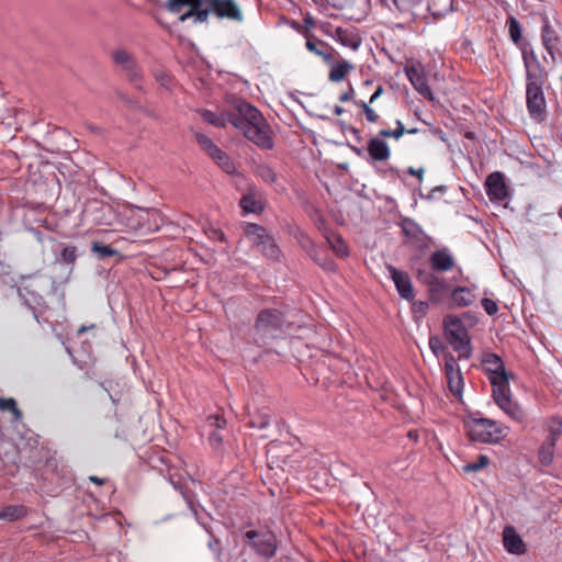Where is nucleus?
<instances>
[{"instance_id": "24", "label": "nucleus", "mask_w": 562, "mask_h": 562, "mask_svg": "<svg viewBox=\"0 0 562 562\" xmlns=\"http://www.w3.org/2000/svg\"><path fill=\"white\" fill-rule=\"evenodd\" d=\"M443 330L448 341L458 339L459 337H465L468 329L465 328L462 321L456 315H447L443 318Z\"/></svg>"}, {"instance_id": "23", "label": "nucleus", "mask_w": 562, "mask_h": 562, "mask_svg": "<svg viewBox=\"0 0 562 562\" xmlns=\"http://www.w3.org/2000/svg\"><path fill=\"white\" fill-rule=\"evenodd\" d=\"M503 543L505 549L513 554H522L526 551L521 537L516 532L515 528L507 526L503 530Z\"/></svg>"}, {"instance_id": "41", "label": "nucleus", "mask_w": 562, "mask_h": 562, "mask_svg": "<svg viewBox=\"0 0 562 562\" xmlns=\"http://www.w3.org/2000/svg\"><path fill=\"white\" fill-rule=\"evenodd\" d=\"M220 155H210L212 159L216 161V164L226 172L233 173L235 171L234 162L227 156L225 151L220 148Z\"/></svg>"}, {"instance_id": "5", "label": "nucleus", "mask_w": 562, "mask_h": 562, "mask_svg": "<svg viewBox=\"0 0 562 562\" xmlns=\"http://www.w3.org/2000/svg\"><path fill=\"white\" fill-rule=\"evenodd\" d=\"M248 142L261 150H271L276 144L271 125L260 111L250 104H248Z\"/></svg>"}, {"instance_id": "4", "label": "nucleus", "mask_w": 562, "mask_h": 562, "mask_svg": "<svg viewBox=\"0 0 562 562\" xmlns=\"http://www.w3.org/2000/svg\"><path fill=\"white\" fill-rule=\"evenodd\" d=\"M464 427L469 439L481 443H498L509 432L504 424L485 417H470Z\"/></svg>"}, {"instance_id": "64", "label": "nucleus", "mask_w": 562, "mask_h": 562, "mask_svg": "<svg viewBox=\"0 0 562 562\" xmlns=\"http://www.w3.org/2000/svg\"><path fill=\"white\" fill-rule=\"evenodd\" d=\"M559 216L562 218V206L559 210Z\"/></svg>"}, {"instance_id": "30", "label": "nucleus", "mask_w": 562, "mask_h": 562, "mask_svg": "<svg viewBox=\"0 0 562 562\" xmlns=\"http://www.w3.org/2000/svg\"><path fill=\"white\" fill-rule=\"evenodd\" d=\"M403 234L416 244H424L428 237L419 224L412 218H404L401 222Z\"/></svg>"}, {"instance_id": "22", "label": "nucleus", "mask_w": 562, "mask_h": 562, "mask_svg": "<svg viewBox=\"0 0 562 562\" xmlns=\"http://www.w3.org/2000/svg\"><path fill=\"white\" fill-rule=\"evenodd\" d=\"M206 424L212 429L207 438L209 443L214 450H220L223 446V437L217 430L225 427L226 420L221 415H210Z\"/></svg>"}, {"instance_id": "33", "label": "nucleus", "mask_w": 562, "mask_h": 562, "mask_svg": "<svg viewBox=\"0 0 562 562\" xmlns=\"http://www.w3.org/2000/svg\"><path fill=\"white\" fill-rule=\"evenodd\" d=\"M522 61L526 69V77L529 75L544 76L548 75L546 68L541 65L538 56L533 50H522Z\"/></svg>"}, {"instance_id": "28", "label": "nucleus", "mask_w": 562, "mask_h": 562, "mask_svg": "<svg viewBox=\"0 0 562 562\" xmlns=\"http://www.w3.org/2000/svg\"><path fill=\"white\" fill-rule=\"evenodd\" d=\"M512 374L498 375L497 378L490 379L492 385V396L497 403L504 398L512 396L509 380Z\"/></svg>"}, {"instance_id": "56", "label": "nucleus", "mask_w": 562, "mask_h": 562, "mask_svg": "<svg viewBox=\"0 0 562 562\" xmlns=\"http://www.w3.org/2000/svg\"><path fill=\"white\" fill-rule=\"evenodd\" d=\"M246 204H247V201H246V193H244L240 199H239V206L241 209V213L243 215L246 214Z\"/></svg>"}, {"instance_id": "52", "label": "nucleus", "mask_w": 562, "mask_h": 562, "mask_svg": "<svg viewBox=\"0 0 562 562\" xmlns=\"http://www.w3.org/2000/svg\"><path fill=\"white\" fill-rule=\"evenodd\" d=\"M205 234L207 235V237L210 239H213V240L223 241L225 238L224 233L221 229L215 228V227H209L207 229H205Z\"/></svg>"}, {"instance_id": "29", "label": "nucleus", "mask_w": 562, "mask_h": 562, "mask_svg": "<svg viewBox=\"0 0 562 562\" xmlns=\"http://www.w3.org/2000/svg\"><path fill=\"white\" fill-rule=\"evenodd\" d=\"M482 363L488 376V380L492 378H497L498 375L508 374L502 358L496 353L484 355Z\"/></svg>"}, {"instance_id": "6", "label": "nucleus", "mask_w": 562, "mask_h": 562, "mask_svg": "<svg viewBox=\"0 0 562 562\" xmlns=\"http://www.w3.org/2000/svg\"><path fill=\"white\" fill-rule=\"evenodd\" d=\"M548 75H529L526 77V104L527 110L536 121H543L547 114V101L543 93V86Z\"/></svg>"}, {"instance_id": "14", "label": "nucleus", "mask_w": 562, "mask_h": 562, "mask_svg": "<svg viewBox=\"0 0 562 562\" xmlns=\"http://www.w3.org/2000/svg\"><path fill=\"white\" fill-rule=\"evenodd\" d=\"M368 159L371 165L387 161L391 157L389 144L380 137H371L367 144Z\"/></svg>"}, {"instance_id": "40", "label": "nucleus", "mask_w": 562, "mask_h": 562, "mask_svg": "<svg viewBox=\"0 0 562 562\" xmlns=\"http://www.w3.org/2000/svg\"><path fill=\"white\" fill-rule=\"evenodd\" d=\"M506 25L508 26V33L510 40L518 44L521 41V26L518 20L510 15L507 18Z\"/></svg>"}, {"instance_id": "12", "label": "nucleus", "mask_w": 562, "mask_h": 562, "mask_svg": "<svg viewBox=\"0 0 562 562\" xmlns=\"http://www.w3.org/2000/svg\"><path fill=\"white\" fill-rule=\"evenodd\" d=\"M445 374L448 387L454 397L461 398L463 392V376L457 359L451 352L445 353Z\"/></svg>"}, {"instance_id": "34", "label": "nucleus", "mask_w": 562, "mask_h": 562, "mask_svg": "<svg viewBox=\"0 0 562 562\" xmlns=\"http://www.w3.org/2000/svg\"><path fill=\"white\" fill-rule=\"evenodd\" d=\"M271 423V412L268 407H262L250 415L248 427L266 430Z\"/></svg>"}, {"instance_id": "50", "label": "nucleus", "mask_w": 562, "mask_h": 562, "mask_svg": "<svg viewBox=\"0 0 562 562\" xmlns=\"http://www.w3.org/2000/svg\"><path fill=\"white\" fill-rule=\"evenodd\" d=\"M429 348L436 356H438L439 353H441L446 350V346L443 345L441 339L437 336L429 338Z\"/></svg>"}, {"instance_id": "47", "label": "nucleus", "mask_w": 562, "mask_h": 562, "mask_svg": "<svg viewBox=\"0 0 562 562\" xmlns=\"http://www.w3.org/2000/svg\"><path fill=\"white\" fill-rule=\"evenodd\" d=\"M60 260L64 263L74 265L77 260V248L75 246H66L60 252Z\"/></svg>"}, {"instance_id": "49", "label": "nucleus", "mask_w": 562, "mask_h": 562, "mask_svg": "<svg viewBox=\"0 0 562 562\" xmlns=\"http://www.w3.org/2000/svg\"><path fill=\"white\" fill-rule=\"evenodd\" d=\"M395 124H396V127L394 130H392L394 139H400L405 133L414 134L417 131L416 128L406 130L401 120H396Z\"/></svg>"}, {"instance_id": "1", "label": "nucleus", "mask_w": 562, "mask_h": 562, "mask_svg": "<svg viewBox=\"0 0 562 562\" xmlns=\"http://www.w3.org/2000/svg\"><path fill=\"white\" fill-rule=\"evenodd\" d=\"M428 265V268H415L414 274L418 283L427 289L429 301L437 304L450 291L448 282L439 274L451 271L456 259L448 248H440L429 255Z\"/></svg>"}, {"instance_id": "32", "label": "nucleus", "mask_w": 562, "mask_h": 562, "mask_svg": "<svg viewBox=\"0 0 562 562\" xmlns=\"http://www.w3.org/2000/svg\"><path fill=\"white\" fill-rule=\"evenodd\" d=\"M251 172L263 183L272 186L278 181V175L274 169L266 162H255L251 165Z\"/></svg>"}, {"instance_id": "62", "label": "nucleus", "mask_w": 562, "mask_h": 562, "mask_svg": "<svg viewBox=\"0 0 562 562\" xmlns=\"http://www.w3.org/2000/svg\"><path fill=\"white\" fill-rule=\"evenodd\" d=\"M369 86H372V81L368 79L363 82V87H369Z\"/></svg>"}, {"instance_id": "7", "label": "nucleus", "mask_w": 562, "mask_h": 562, "mask_svg": "<svg viewBox=\"0 0 562 562\" xmlns=\"http://www.w3.org/2000/svg\"><path fill=\"white\" fill-rule=\"evenodd\" d=\"M248 240L254 250L262 254L268 259H279L281 250L274 238L269 235L265 227L248 223Z\"/></svg>"}, {"instance_id": "20", "label": "nucleus", "mask_w": 562, "mask_h": 562, "mask_svg": "<svg viewBox=\"0 0 562 562\" xmlns=\"http://www.w3.org/2000/svg\"><path fill=\"white\" fill-rule=\"evenodd\" d=\"M325 33L345 47L357 49L361 44V38L355 30L336 27L334 31L326 30Z\"/></svg>"}, {"instance_id": "26", "label": "nucleus", "mask_w": 562, "mask_h": 562, "mask_svg": "<svg viewBox=\"0 0 562 562\" xmlns=\"http://www.w3.org/2000/svg\"><path fill=\"white\" fill-rule=\"evenodd\" d=\"M559 435L560 432L558 430L551 429L550 435L539 449V462L543 467H549L553 461L555 442L558 440Z\"/></svg>"}, {"instance_id": "45", "label": "nucleus", "mask_w": 562, "mask_h": 562, "mask_svg": "<svg viewBox=\"0 0 562 562\" xmlns=\"http://www.w3.org/2000/svg\"><path fill=\"white\" fill-rule=\"evenodd\" d=\"M170 483L173 485L176 490L180 492L183 499L187 502L188 506L193 510L194 509V493L180 484V482H176L172 479H170Z\"/></svg>"}, {"instance_id": "19", "label": "nucleus", "mask_w": 562, "mask_h": 562, "mask_svg": "<svg viewBox=\"0 0 562 562\" xmlns=\"http://www.w3.org/2000/svg\"><path fill=\"white\" fill-rule=\"evenodd\" d=\"M486 193L492 201H503L507 196V186L501 172H493L486 179Z\"/></svg>"}, {"instance_id": "63", "label": "nucleus", "mask_w": 562, "mask_h": 562, "mask_svg": "<svg viewBox=\"0 0 562 562\" xmlns=\"http://www.w3.org/2000/svg\"><path fill=\"white\" fill-rule=\"evenodd\" d=\"M353 150H355V153H357L358 155H361V149H359V148H355Z\"/></svg>"}, {"instance_id": "35", "label": "nucleus", "mask_w": 562, "mask_h": 562, "mask_svg": "<svg viewBox=\"0 0 562 562\" xmlns=\"http://www.w3.org/2000/svg\"><path fill=\"white\" fill-rule=\"evenodd\" d=\"M324 237L326 238L328 245L333 249V251L341 258H346L349 256V248L342 237L333 232H325Z\"/></svg>"}, {"instance_id": "3", "label": "nucleus", "mask_w": 562, "mask_h": 562, "mask_svg": "<svg viewBox=\"0 0 562 562\" xmlns=\"http://www.w3.org/2000/svg\"><path fill=\"white\" fill-rule=\"evenodd\" d=\"M227 109L221 114H216L210 110H199L202 119L216 127H225L231 123L236 128H239L246 135V103L243 98L233 93H227L226 98Z\"/></svg>"}, {"instance_id": "48", "label": "nucleus", "mask_w": 562, "mask_h": 562, "mask_svg": "<svg viewBox=\"0 0 562 562\" xmlns=\"http://www.w3.org/2000/svg\"><path fill=\"white\" fill-rule=\"evenodd\" d=\"M398 11L403 13H413V10L423 0H393Z\"/></svg>"}, {"instance_id": "46", "label": "nucleus", "mask_w": 562, "mask_h": 562, "mask_svg": "<svg viewBox=\"0 0 562 562\" xmlns=\"http://www.w3.org/2000/svg\"><path fill=\"white\" fill-rule=\"evenodd\" d=\"M92 251L98 254L100 259L111 257L117 254V251L110 247L109 245H103L98 241L92 243Z\"/></svg>"}, {"instance_id": "39", "label": "nucleus", "mask_w": 562, "mask_h": 562, "mask_svg": "<svg viewBox=\"0 0 562 562\" xmlns=\"http://www.w3.org/2000/svg\"><path fill=\"white\" fill-rule=\"evenodd\" d=\"M195 139L201 148L210 156V155H220V148L214 142L203 133H195Z\"/></svg>"}, {"instance_id": "36", "label": "nucleus", "mask_w": 562, "mask_h": 562, "mask_svg": "<svg viewBox=\"0 0 562 562\" xmlns=\"http://www.w3.org/2000/svg\"><path fill=\"white\" fill-rule=\"evenodd\" d=\"M29 512V508L24 505H8L0 510V519L16 521L27 516Z\"/></svg>"}, {"instance_id": "54", "label": "nucleus", "mask_w": 562, "mask_h": 562, "mask_svg": "<svg viewBox=\"0 0 562 562\" xmlns=\"http://www.w3.org/2000/svg\"><path fill=\"white\" fill-rule=\"evenodd\" d=\"M407 172L411 175V176H414V177H417L419 182L423 181V176H424V172H425V169L424 168H414V167H408L407 168Z\"/></svg>"}, {"instance_id": "21", "label": "nucleus", "mask_w": 562, "mask_h": 562, "mask_svg": "<svg viewBox=\"0 0 562 562\" xmlns=\"http://www.w3.org/2000/svg\"><path fill=\"white\" fill-rule=\"evenodd\" d=\"M335 54H333V61L328 64L330 66L328 72V79L331 82H340L347 78V76L355 70V65L344 58H335Z\"/></svg>"}, {"instance_id": "9", "label": "nucleus", "mask_w": 562, "mask_h": 562, "mask_svg": "<svg viewBox=\"0 0 562 562\" xmlns=\"http://www.w3.org/2000/svg\"><path fill=\"white\" fill-rule=\"evenodd\" d=\"M284 316L278 310H263L259 313L255 329L261 337L276 338L283 331Z\"/></svg>"}, {"instance_id": "57", "label": "nucleus", "mask_w": 562, "mask_h": 562, "mask_svg": "<svg viewBox=\"0 0 562 562\" xmlns=\"http://www.w3.org/2000/svg\"><path fill=\"white\" fill-rule=\"evenodd\" d=\"M89 480L98 485H103L104 484V480L103 479H100L95 475H91L89 476Z\"/></svg>"}, {"instance_id": "18", "label": "nucleus", "mask_w": 562, "mask_h": 562, "mask_svg": "<svg viewBox=\"0 0 562 562\" xmlns=\"http://www.w3.org/2000/svg\"><path fill=\"white\" fill-rule=\"evenodd\" d=\"M541 42L551 59L554 61L561 41L558 32L550 24L548 18L544 19L541 29Z\"/></svg>"}, {"instance_id": "8", "label": "nucleus", "mask_w": 562, "mask_h": 562, "mask_svg": "<svg viewBox=\"0 0 562 562\" xmlns=\"http://www.w3.org/2000/svg\"><path fill=\"white\" fill-rule=\"evenodd\" d=\"M111 58L125 78L135 87L140 88L144 76L135 55L125 48H117L111 53Z\"/></svg>"}, {"instance_id": "59", "label": "nucleus", "mask_w": 562, "mask_h": 562, "mask_svg": "<svg viewBox=\"0 0 562 562\" xmlns=\"http://www.w3.org/2000/svg\"><path fill=\"white\" fill-rule=\"evenodd\" d=\"M344 112H345L344 108H341V106H339V105H336V106L334 108V113H335L336 115H341Z\"/></svg>"}, {"instance_id": "37", "label": "nucleus", "mask_w": 562, "mask_h": 562, "mask_svg": "<svg viewBox=\"0 0 562 562\" xmlns=\"http://www.w3.org/2000/svg\"><path fill=\"white\" fill-rule=\"evenodd\" d=\"M453 350L458 353L459 359H470L472 356V345L469 333L465 334V337L462 336L458 339H452L448 341Z\"/></svg>"}, {"instance_id": "60", "label": "nucleus", "mask_w": 562, "mask_h": 562, "mask_svg": "<svg viewBox=\"0 0 562 562\" xmlns=\"http://www.w3.org/2000/svg\"><path fill=\"white\" fill-rule=\"evenodd\" d=\"M304 22H305L308 26H311V27H313V26H314V20H313L312 18H306V19L304 20Z\"/></svg>"}, {"instance_id": "43", "label": "nucleus", "mask_w": 562, "mask_h": 562, "mask_svg": "<svg viewBox=\"0 0 562 562\" xmlns=\"http://www.w3.org/2000/svg\"><path fill=\"white\" fill-rule=\"evenodd\" d=\"M155 80L165 89L172 90L175 80L170 74L165 70L158 69L153 72Z\"/></svg>"}, {"instance_id": "58", "label": "nucleus", "mask_w": 562, "mask_h": 562, "mask_svg": "<svg viewBox=\"0 0 562 562\" xmlns=\"http://www.w3.org/2000/svg\"><path fill=\"white\" fill-rule=\"evenodd\" d=\"M94 327V325H90V326H81L79 329H78V334H83L85 331H87L88 329H92Z\"/></svg>"}, {"instance_id": "44", "label": "nucleus", "mask_w": 562, "mask_h": 562, "mask_svg": "<svg viewBox=\"0 0 562 562\" xmlns=\"http://www.w3.org/2000/svg\"><path fill=\"white\" fill-rule=\"evenodd\" d=\"M0 409L11 412L14 417V420H20L22 418V412L18 408L16 402L12 397H10V398L0 397Z\"/></svg>"}, {"instance_id": "15", "label": "nucleus", "mask_w": 562, "mask_h": 562, "mask_svg": "<svg viewBox=\"0 0 562 562\" xmlns=\"http://www.w3.org/2000/svg\"><path fill=\"white\" fill-rule=\"evenodd\" d=\"M306 38V49L317 56H319L325 64L333 61V54L336 53L333 46L328 43L318 40L315 35L311 34L308 30L304 32Z\"/></svg>"}, {"instance_id": "53", "label": "nucleus", "mask_w": 562, "mask_h": 562, "mask_svg": "<svg viewBox=\"0 0 562 562\" xmlns=\"http://www.w3.org/2000/svg\"><path fill=\"white\" fill-rule=\"evenodd\" d=\"M413 307H414L415 312L425 314L428 310V303L423 302V301H417V302H414Z\"/></svg>"}, {"instance_id": "10", "label": "nucleus", "mask_w": 562, "mask_h": 562, "mask_svg": "<svg viewBox=\"0 0 562 562\" xmlns=\"http://www.w3.org/2000/svg\"><path fill=\"white\" fill-rule=\"evenodd\" d=\"M248 546L259 557L271 559L277 552L278 540L270 530H250L248 531Z\"/></svg>"}, {"instance_id": "31", "label": "nucleus", "mask_w": 562, "mask_h": 562, "mask_svg": "<svg viewBox=\"0 0 562 562\" xmlns=\"http://www.w3.org/2000/svg\"><path fill=\"white\" fill-rule=\"evenodd\" d=\"M267 206V198L255 186H248V214H261Z\"/></svg>"}, {"instance_id": "38", "label": "nucleus", "mask_w": 562, "mask_h": 562, "mask_svg": "<svg viewBox=\"0 0 562 562\" xmlns=\"http://www.w3.org/2000/svg\"><path fill=\"white\" fill-rule=\"evenodd\" d=\"M290 450V447L282 442H270L267 449L268 456L271 458V460L276 462H281L283 464L288 463V457L286 453Z\"/></svg>"}, {"instance_id": "13", "label": "nucleus", "mask_w": 562, "mask_h": 562, "mask_svg": "<svg viewBox=\"0 0 562 562\" xmlns=\"http://www.w3.org/2000/svg\"><path fill=\"white\" fill-rule=\"evenodd\" d=\"M386 269L390 273V278L396 286L400 296L406 301H413L415 299V292L409 274L405 271L398 270L391 265H389Z\"/></svg>"}, {"instance_id": "61", "label": "nucleus", "mask_w": 562, "mask_h": 562, "mask_svg": "<svg viewBox=\"0 0 562 562\" xmlns=\"http://www.w3.org/2000/svg\"><path fill=\"white\" fill-rule=\"evenodd\" d=\"M396 170L394 168H389L387 170H384V171H381L382 175H386V173H394Z\"/></svg>"}, {"instance_id": "42", "label": "nucleus", "mask_w": 562, "mask_h": 562, "mask_svg": "<svg viewBox=\"0 0 562 562\" xmlns=\"http://www.w3.org/2000/svg\"><path fill=\"white\" fill-rule=\"evenodd\" d=\"M490 464V458L486 454H480L476 461L468 462L462 467L464 473L479 472Z\"/></svg>"}, {"instance_id": "51", "label": "nucleus", "mask_w": 562, "mask_h": 562, "mask_svg": "<svg viewBox=\"0 0 562 562\" xmlns=\"http://www.w3.org/2000/svg\"><path fill=\"white\" fill-rule=\"evenodd\" d=\"M481 304L484 311L491 316L495 315L498 312V306L496 302L492 299L484 297L482 299Z\"/></svg>"}, {"instance_id": "11", "label": "nucleus", "mask_w": 562, "mask_h": 562, "mask_svg": "<svg viewBox=\"0 0 562 562\" xmlns=\"http://www.w3.org/2000/svg\"><path fill=\"white\" fill-rule=\"evenodd\" d=\"M383 93H384V88L382 85H379L375 88V90L373 91V93L371 94V97L369 98L368 102L362 101V100L358 101V100L353 99L355 89L352 88V86H349V89L339 95V101L340 102L352 101L353 104L358 109L361 110V113L364 115L368 123L376 124L380 121V115L372 105Z\"/></svg>"}, {"instance_id": "17", "label": "nucleus", "mask_w": 562, "mask_h": 562, "mask_svg": "<svg viewBox=\"0 0 562 562\" xmlns=\"http://www.w3.org/2000/svg\"><path fill=\"white\" fill-rule=\"evenodd\" d=\"M296 239L302 247V249L315 261L317 262L322 268L326 270H333L334 269V262L329 259L322 260L319 256V248L314 243V240L305 233L300 232L296 236Z\"/></svg>"}, {"instance_id": "27", "label": "nucleus", "mask_w": 562, "mask_h": 562, "mask_svg": "<svg viewBox=\"0 0 562 562\" xmlns=\"http://www.w3.org/2000/svg\"><path fill=\"white\" fill-rule=\"evenodd\" d=\"M476 300L474 292L468 286H456L450 291L451 305L454 307H468Z\"/></svg>"}, {"instance_id": "2", "label": "nucleus", "mask_w": 562, "mask_h": 562, "mask_svg": "<svg viewBox=\"0 0 562 562\" xmlns=\"http://www.w3.org/2000/svg\"><path fill=\"white\" fill-rule=\"evenodd\" d=\"M184 7L189 10L179 16L180 22L194 18L195 23H204L210 14L218 19L241 21L243 15L234 0H168L166 9L171 13H180Z\"/></svg>"}, {"instance_id": "25", "label": "nucleus", "mask_w": 562, "mask_h": 562, "mask_svg": "<svg viewBox=\"0 0 562 562\" xmlns=\"http://www.w3.org/2000/svg\"><path fill=\"white\" fill-rule=\"evenodd\" d=\"M496 404L512 420L521 425L526 423L525 411L512 396L498 401Z\"/></svg>"}, {"instance_id": "55", "label": "nucleus", "mask_w": 562, "mask_h": 562, "mask_svg": "<svg viewBox=\"0 0 562 562\" xmlns=\"http://www.w3.org/2000/svg\"><path fill=\"white\" fill-rule=\"evenodd\" d=\"M376 137L393 138L392 130H386V128L380 130L379 135Z\"/></svg>"}, {"instance_id": "16", "label": "nucleus", "mask_w": 562, "mask_h": 562, "mask_svg": "<svg viewBox=\"0 0 562 562\" xmlns=\"http://www.w3.org/2000/svg\"><path fill=\"white\" fill-rule=\"evenodd\" d=\"M406 76L412 86L425 99L434 100L432 91L427 82V77L422 66H411L406 68Z\"/></svg>"}]
</instances>
